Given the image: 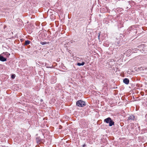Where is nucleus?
Masks as SVG:
<instances>
[{
    "label": "nucleus",
    "mask_w": 147,
    "mask_h": 147,
    "mask_svg": "<svg viewBox=\"0 0 147 147\" xmlns=\"http://www.w3.org/2000/svg\"><path fill=\"white\" fill-rule=\"evenodd\" d=\"M138 50V49L137 48H134L133 49H132L131 50V51L132 53L135 52V51Z\"/></svg>",
    "instance_id": "nucleus-12"
},
{
    "label": "nucleus",
    "mask_w": 147,
    "mask_h": 147,
    "mask_svg": "<svg viewBox=\"0 0 147 147\" xmlns=\"http://www.w3.org/2000/svg\"><path fill=\"white\" fill-rule=\"evenodd\" d=\"M100 33H99V35H98V39H100Z\"/></svg>",
    "instance_id": "nucleus-16"
},
{
    "label": "nucleus",
    "mask_w": 147,
    "mask_h": 147,
    "mask_svg": "<svg viewBox=\"0 0 147 147\" xmlns=\"http://www.w3.org/2000/svg\"><path fill=\"white\" fill-rule=\"evenodd\" d=\"M128 30L129 31H130L129 33H131L133 35H135L137 33V30L134 26L129 28Z\"/></svg>",
    "instance_id": "nucleus-1"
},
{
    "label": "nucleus",
    "mask_w": 147,
    "mask_h": 147,
    "mask_svg": "<svg viewBox=\"0 0 147 147\" xmlns=\"http://www.w3.org/2000/svg\"><path fill=\"white\" fill-rule=\"evenodd\" d=\"M85 64V63L84 62H82L81 63H78L77 65L79 66H80L81 65H83Z\"/></svg>",
    "instance_id": "nucleus-9"
},
{
    "label": "nucleus",
    "mask_w": 147,
    "mask_h": 147,
    "mask_svg": "<svg viewBox=\"0 0 147 147\" xmlns=\"http://www.w3.org/2000/svg\"><path fill=\"white\" fill-rule=\"evenodd\" d=\"M36 140L37 142L38 143L40 142L41 140V139H40L39 137L37 138L36 139Z\"/></svg>",
    "instance_id": "nucleus-11"
},
{
    "label": "nucleus",
    "mask_w": 147,
    "mask_h": 147,
    "mask_svg": "<svg viewBox=\"0 0 147 147\" xmlns=\"http://www.w3.org/2000/svg\"><path fill=\"white\" fill-rule=\"evenodd\" d=\"M7 60V58L4 57L2 55H0V61H5Z\"/></svg>",
    "instance_id": "nucleus-4"
},
{
    "label": "nucleus",
    "mask_w": 147,
    "mask_h": 147,
    "mask_svg": "<svg viewBox=\"0 0 147 147\" xmlns=\"http://www.w3.org/2000/svg\"><path fill=\"white\" fill-rule=\"evenodd\" d=\"M15 77V74H12L11 76V78L12 79H14Z\"/></svg>",
    "instance_id": "nucleus-15"
},
{
    "label": "nucleus",
    "mask_w": 147,
    "mask_h": 147,
    "mask_svg": "<svg viewBox=\"0 0 147 147\" xmlns=\"http://www.w3.org/2000/svg\"><path fill=\"white\" fill-rule=\"evenodd\" d=\"M123 82L126 84H129V80L127 78H125L123 80Z\"/></svg>",
    "instance_id": "nucleus-5"
},
{
    "label": "nucleus",
    "mask_w": 147,
    "mask_h": 147,
    "mask_svg": "<svg viewBox=\"0 0 147 147\" xmlns=\"http://www.w3.org/2000/svg\"><path fill=\"white\" fill-rule=\"evenodd\" d=\"M109 123V126H111L113 125H114V122L111 119V121Z\"/></svg>",
    "instance_id": "nucleus-7"
},
{
    "label": "nucleus",
    "mask_w": 147,
    "mask_h": 147,
    "mask_svg": "<svg viewBox=\"0 0 147 147\" xmlns=\"http://www.w3.org/2000/svg\"><path fill=\"white\" fill-rule=\"evenodd\" d=\"M131 5L129 4L128 6H127L126 7V9H129L131 7Z\"/></svg>",
    "instance_id": "nucleus-14"
},
{
    "label": "nucleus",
    "mask_w": 147,
    "mask_h": 147,
    "mask_svg": "<svg viewBox=\"0 0 147 147\" xmlns=\"http://www.w3.org/2000/svg\"><path fill=\"white\" fill-rule=\"evenodd\" d=\"M85 102L82 100H79L76 102V105L80 107H84L86 105Z\"/></svg>",
    "instance_id": "nucleus-2"
},
{
    "label": "nucleus",
    "mask_w": 147,
    "mask_h": 147,
    "mask_svg": "<svg viewBox=\"0 0 147 147\" xmlns=\"http://www.w3.org/2000/svg\"><path fill=\"white\" fill-rule=\"evenodd\" d=\"M102 9H104V11L105 12H110V10L108 9L107 7H105Z\"/></svg>",
    "instance_id": "nucleus-8"
},
{
    "label": "nucleus",
    "mask_w": 147,
    "mask_h": 147,
    "mask_svg": "<svg viewBox=\"0 0 147 147\" xmlns=\"http://www.w3.org/2000/svg\"><path fill=\"white\" fill-rule=\"evenodd\" d=\"M131 51V49L130 50H127V51L128 53H129L130 51Z\"/></svg>",
    "instance_id": "nucleus-17"
},
{
    "label": "nucleus",
    "mask_w": 147,
    "mask_h": 147,
    "mask_svg": "<svg viewBox=\"0 0 147 147\" xmlns=\"http://www.w3.org/2000/svg\"><path fill=\"white\" fill-rule=\"evenodd\" d=\"M86 146V145L85 144H84L83 145L82 147H84Z\"/></svg>",
    "instance_id": "nucleus-18"
},
{
    "label": "nucleus",
    "mask_w": 147,
    "mask_h": 147,
    "mask_svg": "<svg viewBox=\"0 0 147 147\" xmlns=\"http://www.w3.org/2000/svg\"><path fill=\"white\" fill-rule=\"evenodd\" d=\"M135 119V117L133 115H131L128 117L127 120L128 121H131L132 120H134Z\"/></svg>",
    "instance_id": "nucleus-3"
},
{
    "label": "nucleus",
    "mask_w": 147,
    "mask_h": 147,
    "mask_svg": "<svg viewBox=\"0 0 147 147\" xmlns=\"http://www.w3.org/2000/svg\"><path fill=\"white\" fill-rule=\"evenodd\" d=\"M111 120V118L108 117L105 119L104 121L107 123H109Z\"/></svg>",
    "instance_id": "nucleus-6"
},
{
    "label": "nucleus",
    "mask_w": 147,
    "mask_h": 147,
    "mask_svg": "<svg viewBox=\"0 0 147 147\" xmlns=\"http://www.w3.org/2000/svg\"><path fill=\"white\" fill-rule=\"evenodd\" d=\"M47 43V42H40V43L42 45H44L46 44Z\"/></svg>",
    "instance_id": "nucleus-13"
},
{
    "label": "nucleus",
    "mask_w": 147,
    "mask_h": 147,
    "mask_svg": "<svg viewBox=\"0 0 147 147\" xmlns=\"http://www.w3.org/2000/svg\"><path fill=\"white\" fill-rule=\"evenodd\" d=\"M30 43V41L28 40H27L25 41L24 43V45H29Z\"/></svg>",
    "instance_id": "nucleus-10"
}]
</instances>
